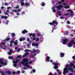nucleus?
I'll use <instances>...</instances> for the list:
<instances>
[{"label": "nucleus", "instance_id": "nucleus-37", "mask_svg": "<svg viewBox=\"0 0 75 75\" xmlns=\"http://www.w3.org/2000/svg\"><path fill=\"white\" fill-rule=\"evenodd\" d=\"M37 36H41V34H40V33H39L37 35Z\"/></svg>", "mask_w": 75, "mask_h": 75}, {"label": "nucleus", "instance_id": "nucleus-41", "mask_svg": "<svg viewBox=\"0 0 75 75\" xmlns=\"http://www.w3.org/2000/svg\"><path fill=\"white\" fill-rule=\"evenodd\" d=\"M13 44H11L10 43L9 45V46L10 47H13Z\"/></svg>", "mask_w": 75, "mask_h": 75}, {"label": "nucleus", "instance_id": "nucleus-12", "mask_svg": "<svg viewBox=\"0 0 75 75\" xmlns=\"http://www.w3.org/2000/svg\"><path fill=\"white\" fill-rule=\"evenodd\" d=\"M52 23L53 24H55L56 25H58V23L57 21H52Z\"/></svg>", "mask_w": 75, "mask_h": 75}, {"label": "nucleus", "instance_id": "nucleus-36", "mask_svg": "<svg viewBox=\"0 0 75 75\" xmlns=\"http://www.w3.org/2000/svg\"><path fill=\"white\" fill-rule=\"evenodd\" d=\"M60 13H61V11H59L57 12V14H59Z\"/></svg>", "mask_w": 75, "mask_h": 75}, {"label": "nucleus", "instance_id": "nucleus-7", "mask_svg": "<svg viewBox=\"0 0 75 75\" xmlns=\"http://www.w3.org/2000/svg\"><path fill=\"white\" fill-rule=\"evenodd\" d=\"M23 61L24 62H27L28 61V59L25 58L23 59Z\"/></svg>", "mask_w": 75, "mask_h": 75}, {"label": "nucleus", "instance_id": "nucleus-26", "mask_svg": "<svg viewBox=\"0 0 75 75\" xmlns=\"http://www.w3.org/2000/svg\"><path fill=\"white\" fill-rule=\"evenodd\" d=\"M45 3L44 2H42V4H41L42 6H45Z\"/></svg>", "mask_w": 75, "mask_h": 75}, {"label": "nucleus", "instance_id": "nucleus-61", "mask_svg": "<svg viewBox=\"0 0 75 75\" xmlns=\"http://www.w3.org/2000/svg\"><path fill=\"white\" fill-rule=\"evenodd\" d=\"M18 8H19V6H16V9H17Z\"/></svg>", "mask_w": 75, "mask_h": 75}, {"label": "nucleus", "instance_id": "nucleus-47", "mask_svg": "<svg viewBox=\"0 0 75 75\" xmlns=\"http://www.w3.org/2000/svg\"><path fill=\"white\" fill-rule=\"evenodd\" d=\"M21 64H23V65L24 64V61H21Z\"/></svg>", "mask_w": 75, "mask_h": 75}, {"label": "nucleus", "instance_id": "nucleus-14", "mask_svg": "<svg viewBox=\"0 0 75 75\" xmlns=\"http://www.w3.org/2000/svg\"><path fill=\"white\" fill-rule=\"evenodd\" d=\"M52 64H53V65H55V66H58V63H56L54 62H53Z\"/></svg>", "mask_w": 75, "mask_h": 75}, {"label": "nucleus", "instance_id": "nucleus-45", "mask_svg": "<svg viewBox=\"0 0 75 75\" xmlns=\"http://www.w3.org/2000/svg\"><path fill=\"white\" fill-rule=\"evenodd\" d=\"M8 22H9V21H8V20H7V22L6 23V25H7V24H8Z\"/></svg>", "mask_w": 75, "mask_h": 75}, {"label": "nucleus", "instance_id": "nucleus-1", "mask_svg": "<svg viewBox=\"0 0 75 75\" xmlns=\"http://www.w3.org/2000/svg\"><path fill=\"white\" fill-rule=\"evenodd\" d=\"M66 68H65L64 69V71L63 72V74L64 75H65V74H66V73L68 72V69H67V68H68V67H69V65L67 64L66 65Z\"/></svg>", "mask_w": 75, "mask_h": 75}, {"label": "nucleus", "instance_id": "nucleus-48", "mask_svg": "<svg viewBox=\"0 0 75 75\" xmlns=\"http://www.w3.org/2000/svg\"><path fill=\"white\" fill-rule=\"evenodd\" d=\"M30 57L31 58H34V55H31L30 56Z\"/></svg>", "mask_w": 75, "mask_h": 75}, {"label": "nucleus", "instance_id": "nucleus-17", "mask_svg": "<svg viewBox=\"0 0 75 75\" xmlns=\"http://www.w3.org/2000/svg\"><path fill=\"white\" fill-rule=\"evenodd\" d=\"M30 4L28 3V2H25V6H30Z\"/></svg>", "mask_w": 75, "mask_h": 75}, {"label": "nucleus", "instance_id": "nucleus-15", "mask_svg": "<svg viewBox=\"0 0 75 75\" xmlns=\"http://www.w3.org/2000/svg\"><path fill=\"white\" fill-rule=\"evenodd\" d=\"M1 18H5V19H6L7 18V17L5 16H2L1 17Z\"/></svg>", "mask_w": 75, "mask_h": 75}, {"label": "nucleus", "instance_id": "nucleus-60", "mask_svg": "<svg viewBox=\"0 0 75 75\" xmlns=\"http://www.w3.org/2000/svg\"><path fill=\"white\" fill-rule=\"evenodd\" d=\"M29 64H31L33 63V62L32 61H30L29 62Z\"/></svg>", "mask_w": 75, "mask_h": 75}, {"label": "nucleus", "instance_id": "nucleus-24", "mask_svg": "<svg viewBox=\"0 0 75 75\" xmlns=\"http://www.w3.org/2000/svg\"><path fill=\"white\" fill-rule=\"evenodd\" d=\"M64 7L65 8H69L70 6H64Z\"/></svg>", "mask_w": 75, "mask_h": 75}, {"label": "nucleus", "instance_id": "nucleus-28", "mask_svg": "<svg viewBox=\"0 0 75 75\" xmlns=\"http://www.w3.org/2000/svg\"><path fill=\"white\" fill-rule=\"evenodd\" d=\"M28 64V63L26 62L25 63H24V66H27Z\"/></svg>", "mask_w": 75, "mask_h": 75}, {"label": "nucleus", "instance_id": "nucleus-64", "mask_svg": "<svg viewBox=\"0 0 75 75\" xmlns=\"http://www.w3.org/2000/svg\"><path fill=\"white\" fill-rule=\"evenodd\" d=\"M48 75H53V74H52V73H49V74Z\"/></svg>", "mask_w": 75, "mask_h": 75}, {"label": "nucleus", "instance_id": "nucleus-62", "mask_svg": "<svg viewBox=\"0 0 75 75\" xmlns=\"http://www.w3.org/2000/svg\"><path fill=\"white\" fill-rule=\"evenodd\" d=\"M17 74H20V71H17Z\"/></svg>", "mask_w": 75, "mask_h": 75}, {"label": "nucleus", "instance_id": "nucleus-44", "mask_svg": "<svg viewBox=\"0 0 75 75\" xmlns=\"http://www.w3.org/2000/svg\"><path fill=\"white\" fill-rule=\"evenodd\" d=\"M12 74H13V75H15L16 74V72L13 71L12 72Z\"/></svg>", "mask_w": 75, "mask_h": 75}, {"label": "nucleus", "instance_id": "nucleus-2", "mask_svg": "<svg viewBox=\"0 0 75 75\" xmlns=\"http://www.w3.org/2000/svg\"><path fill=\"white\" fill-rule=\"evenodd\" d=\"M63 7V5H59L58 6H56V8L57 9V10H61L62 9V8Z\"/></svg>", "mask_w": 75, "mask_h": 75}, {"label": "nucleus", "instance_id": "nucleus-19", "mask_svg": "<svg viewBox=\"0 0 75 75\" xmlns=\"http://www.w3.org/2000/svg\"><path fill=\"white\" fill-rule=\"evenodd\" d=\"M70 43L72 44H75V42L74 41V40L72 39L71 40V42H70Z\"/></svg>", "mask_w": 75, "mask_h": 75}, {"label": "nucleus", "instance_id": "nucleus-13", "mask_svg": "<svg viewBox=\"0 0 75 75\" xmlns=\"http://www.w3.org/2000/svg\"><path fill=\"white\" fill-rule=\"evenodd\" d=\"M52 11L54 13H55L56 12V11L55 10V8L54 7H53L52 8Z\"/></svg>", "mask_w": 75, "mask_h": 75}, {"label": "nucleus", "instance_id": "nucleus-49", "mask_svg": "<svg viewBox=\"0 0 75 75\" xmlns=\"http://www.w3.org/2000/svg\"><path fill=\"white\" fill-rule=\"evenodd\" d=\"M31 36H33V33H30L29 34V37H31Z\"/></svg>", "mask_w": 75, "mask_h": 75}, {"label": "nucleus", "instance_id": "nucleus-22", "mask_svg": "<svg viewBox=\"0 0 75 75\" xmlns=\"http://www.w3.org/2000/svg\"><path fill=\"white\" fill-rule=\"evenodd\" d=\"M8 58L9 59H13V56H9L8 57Z\"/></svg>", "mask_w": 75, "mask_h": 75}, {"label": "nucleus", "instance_id": "nucleus-3", "mask_svg": "<svg viewBox=\"0 0 75 75\" xmlns=\"http://www.w3.org/2000/svg\"><path fill=\"white\" fill-rule=\"evenodd\" d=\"M0 63L2 65H7V63L6 62H4L3 61V60L2 59H0Z\"/></svg>", "mask_w": 75, "mask_h": 75}, {"label": "nucleus", "instance_id": "nucleus-18", "mask_svg": "<svg viewBox=\"0 0 75 75\" xmlns=\"http://www.w3.org/2000/svg\"><path fill=\"white\" fill-rule=\"evenodd\" d=\"M46 58H47V62H49L50 61V57L49 56H47Z\"/></svg>", "mask_w": 75, "mask_h": 75}, {"label": "nucleus", "instance_id": "nucleus-53", "mask_svg": "<svg viewBox=\"0 0 75 75\" xmlns=\"http://www.w3.org/2000/svg\"><path fill=\"white\" fill-rule=\"evenodd\" d=\"M63 4L64 6H65V5H67V4L66 3H63Z\"/></svg>", "mask_w": 75, "mask_h": 75}, {"label": "nucleus", "instance_id": "nucleus-57", "mask_svg": "<svg viewBox=\"0 0 75 75\" xmlns=\"http://www.w3.org/2000/svg\"><path fill=\"white\" fill-rule=\"evenodd\" d=\"M29 43L30 44H31V42H32V41L30 40L29 41Z\"/></svg>", "mask_w": 75, "mask_h": 75}, {"label": "nucleus", "instance_id": "nucleus-51", "mask_svg": "<svg viewBox=\"0 0 75 75\" xmlns=\"http://www.w3.org/2000/svg\"><path fill=\"white\" fill-rule=\"evenodd\" d=\"M27 40L28 41H30V38H27Z\"/></svg>", "mask_w": 75, "mask_h": 75}, {"label": "nucleus", "instance_id": "nucleus-43", "mask_svg": "<svg viewBox=\"0 0 75 75\" xmlns=\"http://www.w3.org/2000/svg\"><path fill=\"white\" fill-rule=\"evenodd\" d=\"M35 46H36V47H37L38 46V44L37 43H35Z\"/></svg>", "mask_w": 75, "mask_h": 75}, {"label": "nucleus", "instance_id": "nucleus-55", "mask_svg": "<svg viewBox=\"0 0 75 75\" xmlns=\"http://www.w3.org/2000/svg\"><path fill=\"white\" fill-rule=\"evenodd\" d=\"M27 67L28 68H29L30 67V65H28L27 66Z\"/></svg>", "mask_w": 75, "mask_h": 75}, {"label": "nucleus", "instance_id": "nucleus-27", "mask_svg": "<svg viewBox=\"0 0 75 75\" xmlns=\"http://www.w3.org/2000/svg\"><path fill=\"white\" fill-rule=\"evenodd\" d=\"M54 68L55 69H57V68H58V66H55L54 67Z\"/></svg>", "mask_w": 75, "mask_h": 75}, {"label": "nucleus", "instance_id": "nucleus-8", "mask_svg": "<svg viewBox=\"0 0 75 75\" xmlns=\"http://www.w3.org/2000/svg\"><path fill=\"white\" fill-rule=\"evenodd\" d=\"M28 33V31L25 29L22 31V33L23 34H25V33Z\"/></svg>", "mask_w": 75, "mask_h": 75}, {"label": "nucleus", "instance_id": "nucleus-46", "mask_svg": "<svg viewBox=\"0 0 75 75\" xmlns=\"http://www.w3.org/2000/svg\"><path fill=\"white\" fill-rule=\"evenodd\" d=\"M49 24H50V25H54L52 22V23H49Z\"/></svg>", "mask_w": 75, "mask_h": 75}, {"label": "nucleus", "instance_id": "nucleus-59", "mask_svg": "<svg viewBox=\"0 0 75 75\" xmlns=\"http://www.w3.org/2000/svg\"><path fill=\"white\" fill-rule=\"evenodd\" d=\"M35 44L34 43H33L32 45V46H33V47H34V46H35Z\"/></svg>", "mask_w": 75, "mask_h": 75}, {"label": "nucleus", "instance_id": "nucleus-6", "mask_svg": "<svg viewBox=\"0 0 75 75\" xmlns=\"http://www.w3.org/2000/svg\"><path fill=\"white\" fill-rule=\"evenodd\" d=\"M15 59L16 61H15L14 60H13V63H16V64H17V63H18V60H17V58H15Z\"/></svg>", "mask_w": 75, "mask_h": 75}, {"label": "nucleus", "instance_id": "nucleus-31", "mask_svg": "<svg viewBox=\"0 0 75 75\" xmlns=\"http://www.w3.org/2000/svg\"><path fill=\"white\" fill-rule=\"evenodd\" d=\"M1 72H2L1 74V75H5L4 74V72H3V71H0V74Z\"/></svg>", "mask_w": 75, "mask_h": 75}, {"label": "nucleus", "instance_id": "nucleus-5", "mask_svg": "<svg viewBox=\"0 0 75 75\" xmlns=\"http://www.w3.org/2000/svg\"><path fill=\"white\" fill-rule=\"evenodd\" d=\"M67 70H69V71H71V72H73V71H74V69L72 68H71L70 67H69L67 68Z\"/></svg>", "mask_w": 75, "mask_h": 75}, {"label": "nucleus", "instance_id": "nucleus-39", "mask_svg": "<svg viewBox=\"0 0 75 75\" xmlns=\"http://www.w3.org/2000/svg\"><path fill=\"white\" fill-rule=\"evenodd\" d=\"M32 71H33V73H34L35 72V69H33Z\"/></svg>", "mask_w": 75, "mask_h": 75}, {"label": "nucleus", "instance_id": "nucleus-38", "mask_svg": "<svg viewBox=\"0 0 75 75\" xmlns=\"http://www.w3.org/2000/svg\"><path fill=\"white\" fill-rule=\"evenodd\" d=\"M28 51H30V50L28 49H26L25 50V52H28Z\"/></svg>", "mask_w": 75, "mask_h": 75}, {"label": "nucleus", "instance_id": "nucleus-4", "mask_svg": "<svg viewBox=\"0 0 75 75\" xmlns=\"http://www.w3.org/2000/svg\"><path fill=\"white\" fill-rule=\"evenodd\" d=\"M68 40L67 38L64 39L62 42L63 44H64V45H66V44H67L66 42H68Z\"/></svg>", "mask_w": 75, "mask_h": 75}, {"label": "nucleus", "instance_id": "nucleus-32", "mask_svg": "<svg viewBox=\"0 0 75 75\" xmlns=\"http://www.w3.org/2000/svg\"><path fill=\"white\" fill-rule=\"evenodd\" d=\"M40 52V51L39 50H36V53L37 54H39Z\"/></svg>", "mask_w": 75, "mask_h": 75}, {"label": "nucleus", "instance_id": "nucleus-58", "mask_svg": "<svg viewBox=\"0 0 75 75\" xmlns=\"http://www.w3.org/2000/svg\"><path fill=\"white\" fill-rule=\"evenodd\" d=\"M58 3L59 4H62V2L61 1H59L58 2Z\"/></svg>", "mask_w": 75, "mask_h": 75}, {"label": "nucleus", "instance_id": "nucleus-33", "mask_svg": "<svg viewBox=\"0 0 75 75\" xmlns=\"http://www.w3.org/2000/svg\"><path fill=\"white\" fill-rule=\"evenodd\" d=\"M33 52H35L36 53L37 52V50H36L35 49H33Z\"/></svg>", "mask_w": 75, "mask_h": 75}, {"label": "nucleus", "instance_id": "nucleus-56", "mask_svg": "<svg viewBox=\"0 0 75 75\" xmlns=\"http://www.w3.org/2000/svg\"><path fill=\"white\" fill-rule=\"evenodd\" d=\"M70 16H74V14L72 13H71Z\"/></svg>", "mask_w": 75, "mask_h": 75}, {"label": "nucleus", "instance_id": "nucleus-29", "mask_svg": "<svg viewBox=\"0 0 75 75\" xmlns=\"http://www.w3.org/2000/svg\"><path fill=\"white\" fill-rule=\"evenodd\" d=\"M17 65V64L16 63H13V66L14 67H16Z\"/></svg>", "mask_w": 75, "mask_h": 75}, {"label": "nucleus", "instance_id": "nucleus-23", "mask_svg": "<svg viewBox=\"0 0 75 75\" xmlns=\"http://www.w3.org/2000/svg\"><path fill=\"white\" fill-rule=\"evenodd\" d=\"M6 73L7 74H11V72L10 71H6Z\"/></svg>", "mask_w": 75, "mask_h": 75}, {"label": "nucleus", "instance_id": "nucleus-9", "mask_svg": "<svg viewBox=\"0 0 75 75\" xmlns=\"http://www.w3.org/2000/svg\"><path fill=\"white\" fill-rule=\"evenodd\" d=\"M28 54H29V53L28 52H25V55H23V58H24V57H25L26 56H27V55H28Z\"/></svg>", "mask_w": 75, "mask_h": 75}, {"label": "nucleus", "instance_id": "nucleus-40", "mask_svg": "<svg viewBox=\"0 0 75 75\" xmlns=\"http://www.w3.org/2000/svg\"><path fill=\"white\" fill-rule=\"evenodd\" d=\"M8 54L9 55H11V54H12V53L11 52H8Z\"/></svg>", "mask_w": 75, "mask_h": 75}, {"label": "nucleus", "instance_id": "nucleus-21", "mask_svg": "<svg viewBox=\"0 0 75 75\" xmlns=\"http://www.w3.org/2000/svg\"><path fill=\"white\" fill-rule=\"evenodd\" d=\"M11 35L12 37H15V35H15V33H11Z\"/></svg>", "mask_w": 75, "mask_h": 75}, {"label": "nucleus", "instance_id": "nucleus-54", "mask_svg": "<svg viewBox=\"0 0 75 75\" xmlns=\"http://www.w3.org/2000/svg\"><path fill=\"white\" fill-rule=\"evenodd\" d=\"M35 37H34V38H33V41H35Z\"/></svg>", "mask_w": 75, "mask_h": 75}, {"label": "nucleus", "instance_id": "nucleus-11", "mask_svg": "<svg viewBox=\"0 0 75 75\" xmlns=\"http://www.w3.org/2000/svg\"><path fill=\"white\" fill-rule=\"evenodd\" d=\"M64 55L65 54L63 53H60V57L62 58V57H64Z\"/></svg>", "mask_w": 75, "mask_h": 75}, {"label": "nucleus", "instance_id": "nucleus-42", "mask_svg": "<svg viewBox=\"0 0 75 75\" xmlns=\"http://www.w3.org/2000/svg\"><path fill=\"white\" fill-rule=\"evenodd\" d=\"M32 37H35V33H33V34Z\"/></svg>", "mask_w": 75, "mask_h": 75}, {"label": "nucleus", "instance_id": "nucleus-25", "mask_svg": "<svg viewBox=\"0 0 75 75\" xmlns=\"http://www.w3.org/2000/svg\"><path fill=\"white\" fill-rule=\"evenodd\" d=\"M21 57H22V56H21V55H20L19 56H17L16 58H21Z\"/></svg>", "mask_w": 75, "mask_h": 75}, {"label": "nucleus", "instance_id": "nucleus-63", "mask_svg": "<svg viewBox=\"0 0 75 75\" xmlns=\"http://www.w3.org/2000/svg\"><path fill=\"white\" fill-rule=\"evenodd\" d=\"M17 16H19L20 15V13H19V12H17Z\"/></svg>", "mask_w": 75, "mask_h": 75}, {"label": "nucleus", "instance_id": "nucleus-20", "mask_svg": "<svg viewBox=\"0 0 75 75\" xmlns=\"http://www.w3.org/2000/svg\"><path fill=\"white\" fill-rule=\"evenodd\" d=\"M25 40V39L24 38H21L20 39V41H24Z\"/></svg>", "mask_w": 75, "mask_h": 75}, {"label": "nucleus", "instance_id": "nucleus-10", "mask_svg": "<svg viewBox=\"0 0 75 75\" xmlns=\"http://www.w3.org/2000/svg\"><path fill=\"white\" fill-rule=\"evenodd\" d=\"M72 45H73V44H72V43L69 42L68 44V47H72Z\"/></svg>", "mask_w": 75, "mask_h": 75}, {"label": "nucleus", "instance_id": "nucleus-34", "mask_svg": "<svg viewBox=\"0 0 75 75\" xmlns=\"http://www.w3.org/2000/svg\"><path fill=\"white\" fill-rule=\"evenodd\" d=\"M14 41L13 40H12L10 41V43L11 44H13V42H14Z\"/></svg>", "mask_w": 75, "mask_h": 75}, {"label": "nucleus", "instance_id": "nucleus-35", "mask_svg": "<svg viewBox=\"0 0 75 75\" xmlns=\"http://www.w3.org/2000/svg\"><path fill=\"white\" fill-rule=\"evenodd\" d=\"M21 6H24V3L23 2H21Z\"/></svg>", "mask_w": 75, "mask_h": 75}, {"label": "nucleus", "instance_id": "nucleus-52", "mask_svg": "<svg viewBox=\"0 0 75 75\" xmlns=\"http://www.w3.org/2000/svg\"><path fill=\"white\" fill-rule=\"evenodd\" d=\"M5 6H7L8 5V3L6 2L5 4Z\"/></svg>", "mask_w": 75, "mask_h": 75}, {"label": "nucleus", "instance_id": "nucleus-50", "mask_svg": "<svg viewBox=\"0 0 75 75\" xmlns=\"http://www.w3.org/2000/svg\"><path fill=\"white\" fill-rule=\"evenodd\" d=\"M6 40L7 41H9L10 40V38H7L6 39Z\"/></svg>", "mask_w": 75, "mask_h": 75}, {"label": "nucleus", "instance_id": "nucleus-16", "mask_svg": "<svg viewBox=\"0 0 75 75\" xmlns=\"http://www.w3.org/2000/svg\"><path fill=\"white\" fill-rule=\"evenodd\" d=\"M69 66L70 67H74V64L72 63H70Z\"/></svg>", "mask_w": 75, "mask_h": 75}, {"label": "nucleus", "instance_id": "nucleus-30", "mask_svg": "<svg viewBox=\"0 0 75 75\" xmlns=\"http://www.w3.org/2000/svg\"><path fill=\"white\" fill-rule=\"evenodd\" d=\"M14 46H15L16 45H18V43L16 42H14Z\"/></svg>", "mask_w": 75, "mask_h": 75}]
</instances>
